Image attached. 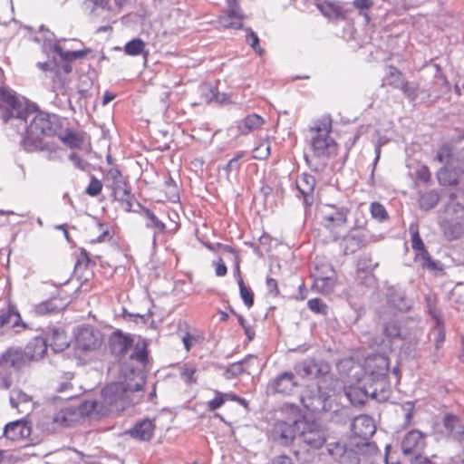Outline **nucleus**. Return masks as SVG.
<instances>
[{
    "label": "nucleus",
    "instance_id": "nucleus-1",
    "mask_svg": "<svg viewBox=\"0 0 464 464\" xmlns=\"http://www.w3.org/2000/svg\"><path fill=\"white\" fill-rule=\"evenodd\" d=\"M0 111L4 122L20 131L25 130L23 140L26 150H44L43 136H52L60 127L56 115L33 110L20 101L13 92L0 88Z\"/></svg>",
    "mask_w": 464,
    "mask_h": 464
},
{
    "label": "nucleus",
    "instance_id": "nucleus-2",
    "mask_svg": "<svg viewBox=\"0 0 464 464\" xmlns=\"http://www.w3.org/2000/svg\"><path fill=\"white\" fill-rule=\"evenodd\" d=\"M145 384L141 373L136 375L132 382H114L107 385L102 391L101 406L104 413L120 412L132 402L131 393L140 391Z\"/></svg>",
    "mask_w": 464,
    "mask_h": 464
},
{
    "label": "nucleus",
    "instance_id": "nucleus-3",
    "mask_svg": "<svg viewBox=\"0 0 464 464\" xmlns=\"http://www.w3.org/2000/svg\"><path fill=\"white\" fill-rule=\"evenodd\" d=\"M331 130L332 119L329 115L321 117L309 128L310 150L314 157L318 159L328 158L336 152L337 145L329 136Z\"/></svg>",
    "mask_w": 464,
    "mask_h": 464
},
{
    "label": "nucleus",
    "instance_id": "nucleus-4",
    "mask_svg": "<svg viewBox=\"0 0 464 464\" xmlns=\"http://www.w3.org/2000/svg\"><path fill=\"white\" fill-rule=\"evenodd\" d=\"M106 187L111 189L113 198L121 203L126 211L132 208V198L130 187L126 178L117 168H110L104 175Z\"/></svg>",
    "mask_w": 464,
    "mask_h": 464
},
{
    "label": "nucleus",
    "instance_id": "nucleus-5",
    "mask_svg": "<svg viewBox=\"0 0 464 464\" xmlns=\"http://www.w3.org/2000/svg\"><path fill=\"white\" fill-rule=\"evenodd\" d=\"M295 425L299 431V438L306 445L314 449H319L325 443V430L318 422L303 419L299 420V422H296Z\"/></svg>",
    "mask_w": 464,
    "mask_h": 464
},
{
    "label": "nucleus",
    "instance_id": "nucleus-6",
    "mask_svg": "<svg viewBox=\"0 0 464 464\" xmlns=\"http://www.w3.org/2000/svg\"><path fill=\"white\" fill-rule=\"evenodd\" d=\"M378 448L370 441L358 442L350 439V464H375Z\"/></svg>",
    "mask_w": 464,
    "mask_h": 464
},
{
    "label": "nucleus",
    "instance_id": "nucleus-7",
    "mask_svg": "<svg viewBox=\"0 0 464 464\" xmlns=\"http://www.w3.org/2000/svg\"><path fill=\"white\" fill-rule=\"evenodd\" d=\"M376 430L373 420L367 415L355 417L352 423V434L350 439H355L358 442L369 441V439Z\"/></svg>",
    "mask_w": 464,
    "mask_h": 464
},
{
    "label": "nucleus",
    "instance_id": "nucleus-8",
    "mask_svg": "<svg viewBox=\"0 0 464 464\" xmlns=\"http://www.w3.org/2000/svg\"><path fill=\"white\" fill-rule=\"evenodd\" d=\"M365 372H369L372 381H380L385 378L389 370V360L382 353L368 356L364 361Z\"/></svg>",
    "mask_w": 464,
    "mask_h": 464
},
{
    "label": "nucleus",
    "instance_id": "nucleus-9",
    "mask_svg": "<svg viewBox=\"0 0 464 464\" xmlns=\"http://www.w3.org/2000/svg\"><path fill=\"white\" fill-rule=\"evenodd\" d=\"M452 210L457 214L455 219H445L441 224L443 234L448 240L459 238L462 234L461 218L464 216V207L459 203H454L449 206L447 211Z\"/></svg>",
    "mask_w": 464,
    "mask_h": 464
},
{
    "label": "nucleus",
    "instance_id": "nucleus-10",
    "mask_svg": "<svg viewBox=\"0 0 464 464\" xmlns=\"http://www.w3.org/2000/svg\"><path fill=\"white\" fill-rule=\"evenodd\" d=\"M102 334L92 326L79 328L76 334V344L79 349L89 351L98 348L102 343Z\"/></svg>",
    "mask_w": 464,
    "mask_h": 464
},
{
    "label": "nucleus",
    "instance_id": "nucleus-11",
    "mask_svg": "<svg viewBox=\"0 0 464 464\" xmlns=\"http://www.w3.org/2000/svg\"><path fill=\"white\" fill-rule=\"evenodd\" d=\"M299 420H294L292 423L278 420L274 424L272 437L282 445L290 444L296 435L297 427L295 425Z\"/></svg>",
    "mask_w": 464,
    "mask_h": 464
},
{
    "label": "nucleus",
    "instance_id": "nucleus-12",
    "mask_svg": "<svg viewBox=\"0 0 464 464\" xmlns=\"http://www.w3.org/2000/svg\"><path fill=\"white\" fill-rule=\"evenodd\" d=\"M325 227L330 229L334 240H344L348 235L346 227V215L343 212H335L324 217Z\"/></svg>",
    "mask_w": 464,
    "mask_h": 464
},
{
    "label": "nucleus",
    "instance_id": "nucleus-13",
    "mask_svg": "<svg viewBox=\"0 0 464 464\" xmlns=\"http://www.w3.org/2000/svg\"><path fill=\"white\" fill-rule=\"evenodd\" d=\"M295 371L303 378L315 379L328 373L329 366L314 360H305L295 367Z\"/></svg>",
    "mask_w": 464,
    "mask_h": 464
},
{
    "label": "nucleus",
    "instance_id": "nucleus-14",
    "mask_svg": "<svg viewBox=\"0 0 464 464\" xmlns=\"http://www.w3.org/2000/svg\"><path fill=\"white\" fill-rule=\"evenodd\" d=\"M30 434L31 427L24 420L9 422L4 429V436L12 441L21 440L29 437Z\"/></svg>",
    "mask_w": 464,
    "mask_h": 464
},
{
    "label": "nucleus",
    "instance_id": "nucleus-15",
    "mask_svg": "<svg viewBox=\"0 0 464 464\" xmlns=\"http://www.w3.org/2000/svg\"><path fill=\"white\" fill-rule=\"evenodd\" d=\"M29 364L26 354L21 348H9L0 355V365H10L21 369Z\"/></svg>",
    "mask_w": 464,
    "mask_h": 464
},
{
    "label": "nucleus",
    "instance_id": "nucleus-16",
    "mask_svg": "<svg viewBox=\"0 0 464 464\" xmlns=\"http://www.w3.org/2000/svg\"><path fill=\"white\" fill-rule=\"evenodd\" d=\"M425 447L424 435L419 430L409 431L401 442L404 454L417 453Z\"/></svg>",
    "mask_w": 464,
    "mask_h": 464
},
{
    "label": "nucleus",
    "instance_id": "nucleus-17",
    "mask_svg": "<svg viewBox=\"0 0 464 464\" xmlns=\"http://www.w3.org/2000/svg\"><path fill=\"white\" fill-rule=\"evenodd\" d=\"M442 432L455 440H464V424L455 415L448 414L443 418Z\"/></svg>",
    "mask_w": 464,
    "mask_h": 464
},
{
    "label": "nucleus",
    "instance_id": "nucleus-18",
    "mask_svg": "<svg viewBox=\"0 0 464 464\" xmlns=\"http://www.w3.org/2000/svg\"><path fill=\"white\" fill-rule=\"evenodd\" d=\"M11 406L20 413L28 415L34 410L33 399L21 390H13L10 393Z\"/></svg>",
    "mask_w": 464,
    "mask_h": 464
},
{
    "label": "nucleus",
    "instance_id": "nucleus-19",
    "mask_svg": "<svg viewBox=\"0 0 464 464\" xmlns=\"http://www.w3.org/2000/svg\"><path fill=\"white\" fill-rule=\"evenodd\" d=\"M47 345L49 344L55 352H62L69 346V339L64 331L59 327H48L46 331Z\"/></svg>",
    "mask_w": 464,
    "mask_h": 464
},
{
    "label": "nucleus",
    "instance_id": "nucleus-20",
    "mask_svg": "<svg viewBox=\"0 0 464 464\" xmlns=\"http://www.w3.org/2000/svg\"><path fill=\"white\" fill-rule=\"evenodd\" d=\"M315 179L313 175L303 173L296 180V188L302 194L306 205L311 206L314 202V191Z\"/></svg>",
    "mask_w": 464,
    "mask_h": 464
},
{
    "label": "nucleus",
    "instance_id": "nucleus-21",
    "mask_svg": "<svg viewBox=\"0 0 464 464\" xmlns=\"http://www.w3.org/2000/svg\"><path fill=\"white\" fill-rule=\"evenodd\" d=\"M271 386L274 392L277 393L290 394L294 388L297 386V382L293 372H285L272 382Z\"/></svg>",
    "mask_w": 464,
    "mask_h": 464
},
{
    "label": "nucleus",
    "instance_id": "nucleus-22",
    "mask_svg": "<svg viewBox=\"0 0 464 464\" xmlns=\"http://www.w3.org/2000/svg\"><path fill=\"white\" fill-rule=\"evenodd\" d=\"M47 341L43 337H35L24 348L29 363L44 357L47 351Z\"/></svg>",
    "mask_w": 464,
    "mask_h": 464
},
{
    "label": "nucleus",
    "instance_id": "nucleus-23",
    "mask_svg": "<svg viewBox=\"0 0 464 464\" xmlns=\"http://www.w3.org/2000/svg\"><path fill=\"white\" fill-rule=\"evenodd\" d=\"M399 89H401L404 95L411 101L417 100L420 94L423 95V98H429L433 94H435L436 98L439 97V94H437L439 91L431 88L420 89L419 83L417 82H403Z\"/></svg>",
    "mask_w": 464,
    "mask_h": 464
},
{
    "label": "nucleus",
    "instance_id": "nucleus-24",
    "mask_svg": "<svg viewBox=\"0 0 464 464\" xmlns=\"http://www.w3.org/2000/svg\"><path fill=\"white\" fill-rule=\"evenodd\" d=\"M133 340L121 332H115L110 339V349L117 356H121L132 346Z\"/></svg>",
    "mask_w": 464,
    "mask_h": 464
},
{
    "label": "nucleus",
    "instance_id": "nucleus-25",
    "mask_svg": "<svg viewBox=\"0 0 464 464\" xmlns=\"http://www.w3.org/2000/svg\"><path fill=\"white\" fill-rule=\"evenodd\" d=\"M155 424L152 420L145 419L137 422L134 427L130 430V434L132 438L148 441L150 440L154 433Z\"/></svg>",
    "mask_w": 464,
    "mask_h": 464
},
{
    "label": "nucleus",
    "instance_id": "nucleus-26",
    "mask_svg": "<svg viewBox=\"0 0 464 464\" xmlns=\"http://www.w3.org/2000/svg\"><path fill=\"white\" fill-rule=\"evenodd\" d=\"M266 123V120L256 114L251 113L241 120L237 124V130L242 135H247L258 129Z\"/></svg>",
    "mask_w": 464,
    "mask_h": 464
},
{
    "label": "nucleus",
    "instance_id": "nucleus-27",
    "mask_svg": "<svg viewBox=\"0 0 464 464\" xmlns=\"http://www.w3.org/2000/svg\"><path fill=\"white\" fill-rule=\"evenodd\" d=\"M322 14L330 19L344 18V9L338 2H325L319 5Z\"/></svg>",
    "mask_w": 464,
    "mask_h": 464
},
{
    "label": "nucleus",
    "instance_id": "nucleus-28",
    "mask_svg": "<svg viewBox=\"0 0 464 464\" xmlns=\"http://www.w3.org/2000/svg\"><path fill=\"white\" fill-rule=\"evenodd\" d=\"M236 274H237V280L239 286L240 291V297L242 298L245 305L247 308H251L254 304V294L250 288L245 285L244 281L240 276V270H239V263L237 261L236 263Z\"/></svg>",
    "mask_w": 464,
    "mask_h": 464
},
{
    "label": "nucleus",
    "instance_id": "nucleus-29",
    "mask_svg": "<svg viewBox=\"0 0 464 464\" xmlns=\"http://www.w3.org/2000/svg\"><path fill=\"white\" fill-rule=\"evenodd\" d=\"M20 314L14 307L9 306L5 310L0 311V328L3 326H17L20 320Z\"/></svg>",
    "mask_w": 464,
    "mask_h": 464
},
{
    "label": "nucleus",
    "instance_id": "nucleus-30",
    "mask_svg": "<svg viewBox=\"0 0 464 464\" xmlns=\"http://www.w3.org/2000/svg\"><path fill=\"white\" fill-rule=\"evenodd\" d=\"M77 418V412L72 408H65L55 413L53 422L61 426H70Z\"/></svg>",
    "mask_w": 464,
    "mask_h": 464
},
{
    "label": "nucleus",
    "instance_id": "nucleus-31",
    "mask_svg": "<svg viewBox=\"0 0 464 464\" xmlns=\"http://www.w3.org/2000/svg\"><path fill=\"white\" fill-rule=\"evenodd\" d=\"M256 357L254 355H247L245 359L242 361L234 362L230 364L224 373L225 377L227 379H231L233 377H237L243 372H245L244 365H247L250 361L254 360Z\"/></svg>",
    "mask_w": 464,
    "mask_h": 464
},
{
    "label": "nucleus",
    "instance_id": "nucleus-32",
    "mask_svg": "<svg viewBox=\"0 0 464 464\" xmlns=\"http://www.w3.org/2000/svg\"><path fill=\"white\" fill-rule=\"evenodd\" d=\"M384 334L389 339L387 343L383 342L385 350H391L392 342L396 339H399L401 335V328L398 322L395 320H391L389 323H387L384 326Z\"/></svg>",
    "mask_w": 464,
    "mask_h": 464
},
{
    "label": "nucleus",
    "instance_id": "nucleus-33",
    "mask_svg": "<svg viewBox=\"0 0 464 464\" xmlns=\"http://www.w3.org/2000/svg\"><path fill=\"white\" fill-rule=\"evenodd\" d=\"M53 49L63 61L66 62L82 59L86 55L88 52H90L89 49L80 51H64L58 44H53Z\"/></svg>",
    "mask_w": 464,
    "mask_h": 464
},
{
    "label": "nucleus",
    "instance_id": "nucleus-34",
    "mask_svg": "<svg viewBox=\"0 0 464 464\" xmlns=\"http://www.w3.org/2000/svg\"><path fill=\"white\" fill-rule=\"evenodd\" d=\"M301 402L305 409L311 411H319L324 405L322 398L317 394H305L301 397Z\"/></svg>",
    "mask_w": 464,
    "mask_h": 464
},
{
    "label": "nucleus",
    "instance_id": "nucleus-35",
    "mask_svg": "<svg viewBox=\"0 0 464 464\" xmlns=\"http://www.w3.org/2000/svg\"><path fill=\"white\" fill-rule=\"evenodd\" d=\"M144 215H145V217L149 220V222L146 224V227L148 228H155L156 229V231L154 232V235H153V242H155L156 241L157 233H163V232H165L166 226L149 208L144 209Z\"/></svg>",
    "mask_w": 464,
    "mask_h": 464
},
{
    "label": "nucleus",
    "instance_id": "nucleus-36",
    "mask_svg": "<svg viewBox=\"0 0 464 464\" xmlns=\"http://www.w3.org/2000/svg\"><path fill=\"white\" fill-rule=\"evenodd\" d=\"M328 452L340 463H346V444L340 442H331L328 444Z\"/></svg>",
    "mask_w": 464,
    "mask_h": 464
},
{
    "label": "nucleus",
    "instance_id": "nucleus-37",
    "mask_svg": "<svg viewBox=\"0 0 464 464\" xmlns=\"http://www.w3.org/2000/svg\"><path fill=\"white\" fill-rule=\"evenodd\" d=\"M124 52L130 56L143 54L145 53V43L140 38H134L125 44Z\"/></svg>",
    "mask_w": 464,
    "mask_h": 464
},
{
    "label": "nucleus",
    "instance_id": "nucleus-38",
    "mask_svg": "<svg viewBox=\"0 0 464 464\" xmlns=\"http://www.w3.org/2000/svg\"><path fill=\"white\" fill-rule=\"evenodd\" d=\"M439 195L435 191H429L422 194L419 199L420 208L424 210L433 208L439 202Z\"/></svg>",
    "mask_w": 464,
    "mask_h": 464
},
{
    "label": "nucleus",
    "instance_id": "nucleus-39",
    "mask_svg": "<svg viewBox=\"0 0 464 464\" xmlns=\"http://www.w3.org/2000/svg\"><path fill=\"white\" fill-rule=\"evenodd\" d=\"M57 299H50L38 304L34 306V312L37 314L44 315L50 313L57 312L60 307L57 305Z\"/></svg>",
    "mask_w": 464,
    "mask_h": 464
},
{
    "label": "nucleus",
    "instance_id": "nucleus-40",
    "mask_svg": "<svg viewBox=\"0 0 464 464\" xmlns=\"http://www.w3.org/2000/svg\"><path fill=\"white\" fill-rule=\"evenodd\" d=\"M410 233L411 235V246L415 250L421 251L423 254L428 255V252L425 249V246L420 237L418 226L411 224L410 226Z\"/></svg>",
    "mask_w": 464,
    "mask_h": 464
},
{
    "label": "nucleus",
    "instance_id": "nucleus-41",
    "mask_svg": "<svg viewBox=\"0 0 464 464\" xmlns=\"http://www.w3.org/2000/svg\"><path fill=\"white\" fill-rule=\"evenodd\" d=\"M68 83V77L63 75L60 70L54 72L53 76V89L54 92L64 93L66 85Z\"/></svg>",
    "mask_w": 464,
    "mask_h": 464
},
{
    "label": "nucleus",
    "instance_id": "nucleus-42",
    "mask_svg": "<svg viewBox=\"0 0 464 464\" xmlns=\"http://www.w3.org/2000/svg\"><path fill=\"white\" fill-rule=\"evenodd\" d=\"M313 287L320 293L328 294L332 290L333 280L330 277L318 276L314 279Z\"/></svg>",
    "mask_w": 464,
    "mask_h": 464
},
{
    "label": "nucleus",
    "instance_id": "nucleus-43",
    "mask_svg": "<svg viewBox=\"0 0 464 464\" xmlns=\"http://www.w3.org/2000/svg\"><path fill=\"white\" fill-rule=\"evenodd\" d=\"M388 83L394 88L399 89L400 86L403 83V80L401 78V72L394 66L390 65L388 67Z\"/></svg>",
    "mask_w": 464,
    "mask_h": 464
},
{
    "label": "nucleus",
    "instance_id": "nucleus-44",
    "mask_svg": "<svg viewBox=\"0 0 464 464\" xmlns=\"http://www.w3.org/2000/svg\"><path fill=\"white\" fill-rule=\"evenodd\" d=\"M370 212L372 217L378 221H384L388 218L385 208L379 202H372L371 204Z\"/></svg>",
    "mask_w": 464,
    "mask_h": 464
},
{
    "label": "nucleus",
    "instance_id": "nucleus-45",
    "mask_svg": "<svg viewBox=\"0 0 464 464\" xmlns=\"http://www.w3.org/2000/svg\"><path fill=\"white\" fill-rule=\"evenodd\" d=\"M62 141L72 149L81 148L83 140L82 138L74 132H68L64 136L61 137Z\"/></svg>",
    "mask_w": 464,
    "mask_h": 464
},
{
    "label": "nucleus",
    "instance_id": "nucleus-46",
    "mask_svg": "<svg viewBox=\"0 0 464 464\" xmlns=\"http://www.w3.org/2000/svg\"><path fill=\"white\" fill-rule=\"evenodd\" d=\"M227 9L226 14L231 16L235 21H240L244 18V14L238 5L237 0H227Z\"/></svg>",
    "mask_w": 464,
    "mask_h": 464
},
{
    "label": "nucleus",
    "instance_id": "nucleus-47",
    "mask_svg": "<svg viewBox=\"0 0 464 464\" xmlns=\"http://www.w3.org/2000/svg\"><path fill=\"white\" fill-rule=\"evenodd\" d=\"M270 141L268 140H264L260 142V144L255 149L254 158L257 160H266L270 155Z\"/></svg>",
    "mask_w": 464,
    "mask_h": 464
},
{
    "label": "nucleus",
    "instance_id": "nucleus-48",
    "mask_svg": "<svg viewBox=\"0 0 464 464\" xmlns=\"http://www.w3.org/2000/svg\"><path fill=\"white\" fill-rule=\"evenodd\" d=\"M366 244V235L356 232L350 236V251L355 252Z\"/></svg>",
    "mask_w": 464,
    "mask_h": 464
},
{
    "label": "nucleus",
    "instance_id": "nucleus-49",
    "mask_svg": "<svg viewBox=\"0 0 464 464\" xmlns=\"http://www.w3.org/2000/svg\"><path fill=\"white\" fill-rule=\"evenodd\" d=\"M353 373V378L357 382H360L366 375L369 376V372H365L364 364L362 365L359 362H353L350 364V373Z\"/></svg>",
    "mask_w": 464,
    "mask_h": 464
},
{
    "label": "nucleus",
    "instance_id": "nucleus-50",
    "mask_svg": "<svg viewBox=\"0 0 464 464\" xmlns=\"http://www.w3.org/2000/svg\"><path fill=\"white\" fill-rule=\"evenodd\" d=\"M102 183L101 180H99L97 178L92 176L91 178L90 183L88 187L85 189V192L87 195L91 197H96L102 192Z\"/></svg>",
    "mask_w": 464,
    "mask_h": 464
},
{
    "label": "nucleus",
    "instance_id": "nucleus-51",
    "mask_svg": "<svg viewBox=\"0 0 464 464\" xmlns=\"http://www.w3.org/2000/svg\"><path fill=\"white\" fill-rule=\"evenodd\" d=\"M307 305L312 312L316 314H325L327 312V305L319 298L310 299Z\"/></svg>",
    "mask_w": 464,
    "mask_h": 464
},
{
    "label": "nucleus",
    "instance_id": "nucleus-52",
    "mask_svg": "<svg viewBox=\"0 0 464 464\" xmlns=\"http://www.w3.org/2000/svg\"><path fill=\"white\" fill-rule=\"evenodd\" d=\"M79 410L81 413L86 414L92 413V411H102L101 401H85L81 404Z\"/></svg>",
    "mask_w": 464,
    "mask_h": 464
},
{
    "label": "nucleus",
    "instance_id": "nucleus-53",
    "mask_svg": "<svg viewBox=\"0 0 464 464\" xmlns=\"http://www.w3.org/2000/svg\"><path fill=\"white\" fill-rule=\"evenodd\" d=\"M219 23L225 28L241 29L243 27L242 22L235 21V19H233L227 14H225L219 17Z\"/></svg>",
    "mask_w": 464,
    "mask_h": 464
},
{
    "label": "nucleus",
    "instance_id": "nucleus-54",
    "mask_svg": "<svg viewBox=\"0 0 464 464\" xmlns=\"http://www.w3.org/2000/svg\"><path fill=\"white\" fill-rule=\"evenodd\" d=\"M451 158H452L451 150L448 146H442L441 148H440L437 152V155H436V160L439 162L443 163L445 165L450 164Z\"/></svg>",
    "mask_w": 464,
    "mask_h": 464
},
{
    "label": "nucleus",
    "instance_id": "nucleus-55",
    "mask_svg": "<svg viewBox=\"0 0 464 464\" xmlns=\"http://www.w3.org/2000/svg\"><path fill=\"white\" fill-rule=\"evenodd\" d=\"M437 178L441 185H451L455 183V179L450 175L447 166L442 167L437 172Z\"/></svg>",
    "mask_w": 464,
    "mask_h": 464
},
{
    "label": "nucleus",
    "instance_id": "nucleus-56",
    "mask_svg": "<svg viewBox=\"0 0 464 464\" xmlns=\"http://www.w3.org/2000/svg\"><path fill=\"white\" fill-rule=\"evenodd\" d=\"M245 156V153L237 152L227 164L226 171L229 174L232 171H237L240 168V160Z\"/></svg>",
    "mask_w": 464,
    "mask_h": 464
},
{
    "label": "nucleus",
    "instance_id": "nucleus-57",
    "mask_svg": "<svg viewBox=\"0 0 464 464\" xmlns=\"http://www.w3.org/2000/svg\"><path fill=\"white\" fill-rule=\"evenodd\" d=\"M246 42L247 44L259 54L262 53V49L259 47V38L257 34L251 29H247Z\"/></svg>",
    "mask_w": 464,
    "mask_h": 464
},
{
    "label": "nucleus",
    "instance_id": "nucleus-58",
    "mask_svg": "<svg viewBox=\"0 0 464 464\" xmlns=\"http://www.w3.org/2000/svg\"><path fill=\"white\" fill-rule=\"evenodd\" d=\"M215 393L216 397L208 402V409L211 411L218 410L225 403V401L221 396V392L215 391Z\"/></svg>",
    "mask_w": 464,
    "mask_h": 464
},
{
    "label": "nucleus",
    "instance_id": "nucleus-59",
    "mask_svg": "<svg viewBox=\"0 0 464 464\" xmlns=\"http://www.w3.org/2000/svg\"><path fill=\"white\" fill-rule=\"evenodd\" d=\"M147 353L144 348H136L130 355L131 360H135L140 364H144L147 361Z\"/></svg>",
    "mask_w": 464,
    "mask_h": 464
},
{
    "label": "nucleus",
    "instance_id": "nucleus-60",
    "mask_svg": "<svg viewBox=\"0 0 464 464\" xmlns=\"http://www.w3.org/2000/svg\"><path fill=\"white\" fill-rule=\"evenodd\" d=\"M196 369L192 367H185L181 371V378L187 382L191 383L196 382L195 378Z\"/></svg>",
    "mask_w": 464,
    "mask_h": 464
},
{
    "label": "nucleus",
    "instance_id": "nucleus-61",
    "mask_svg": "<svg viewBox=\"0 0 464 464\" xmlns=\"http://www.w3.org/2000/svg\"><path fill=\"white\" fill-rule=\"evenodd\" d=\"M99 227H100V230H101V234L98 236L97 237V242H106V241H109L111 237H112V235L110 231V229L105 227L103 224H99Z\"/></svg>",
    "mask_w": 464,
    "mask_h": 464
},
{
    "label": "nucleus",
    "instance_id": "nucleus-62",
    "mask_svg": "<svg viewBox=\"0 0 464 464\" xmlns=\"http://www.w3.org/2000/svg\"><path fill=\"white\" fill-rule=\"evenodd\" d=\"M389 303L394 306L395 308L399 309V310H404L407 308V305L406 304L404 303V299L402 296H398V297H395V296H392L390 295L389 297Z\"/></svg>",
    "mask_w": 464,
    "mask_h": 464
},
{
    "label": "nucleus",
    "instance_id": "nucleus-63",
    "mask_svg": "<svg viewBox=\"0 0 464 464\" xmlns=\"http://www.w3.org/2000/svg\"><path fill=\"white\" fill-rule=\"evenodd\" d=\"M69 159L72 162V164L79 169L81 170H84L86 166H87V163L85 161H83L80 156L76 153H72L70 156H69Z\"/></svg>",
    "mask_w": 464,
    "mask_h": 464
},
{
    "label": "nucleus",
    "instance_id": "nucleus-64",
    "mask_svg": "<svg viewBox=\"0 0 464 464\" xmlns=\"http://www.w3.org/2000/svg\"><path fill=\"white\" fill-rule=\"evenodd\" d=\"M197 342V338L196 336L194 335H191L190 334L187 333L183 337H182V343L185 346V349L187 350V352H189L193 343Z\"/></svg>",
    "mask_w": 464,
    "mask_h": 464
}]
</instances>
